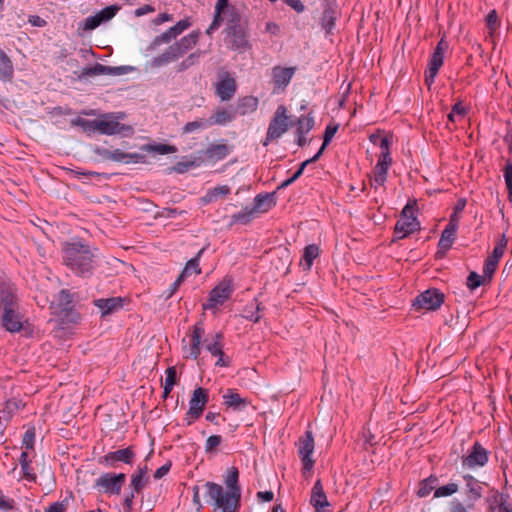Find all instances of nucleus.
I'll use <instances>...</instances> for the list:
<instances>
[{
    "label": "nucleus",
    "mask_w": 512,
    "mask_h": 512,
    "mask_svg": "<svg viewBox=\"0 0 512 512\" xmlns=\"http://www.w3.org/2000/svg\"><path fill=\"white\" fill-rule=\"evenodd\" d=\"M64 264L77 276L88 278L95 268V254L92 248L80 239H72L63 247Z\"/></svg>",
    "instance_id": "f257e3e1"
},
{
    "label": "nucleus",
    "mask_w": 512,
    "mask_h": 512,
    "mask_svg": "<svg viewBox=\"0 0 512 512\" xmlns=\"http://www.w3.org/2000/svg\"><path fill=\"white\" fill-rule=\"evenodd\" d=\"M205 494L204 498L210 504L214 511L221 510V512H238L240 508L241 498L226 490L223 486L215 482H206L204 484Z\"/></svg>",
    "instance_id": "f03ea898"
},
{
    "label": "nucleus",
    "mask_w": 512,
    "mask_h": 512,
    "mask_svg": "<svg viewBox=\"0 0 512 512\" xmlns=\"http://www.w3.org/2000/svg\"><path fill=\"white\" fill-rule=\"evenodd\" d=\"M226 32L231 49L243 52L250 48L247 31L241 24L240 16L237 13L231 15Z\"/></svg>",
    "instance_id": "7ed1b4c3"
},
{
    "label": "nucleus",
    "mask_w": 512,
    "mask_h": 512,
    "mask_svg": "<svg viewBox=\"0 0 512 512\" xmlns=\"http://www.w3.org/2000/svg\"><path fill=\"white\" fill-rule=\"evenodd\" d=\"M293 123L289 121L287 108L284 105L277 107L267 129L266 137L262 141L263 146H268L270 142L279 139L286 133Z\"/></svg>",
    "instance_id": "20e7f679"
},
{
    "label": "nucleus",
    "mask_w": 512,
    "mask_h": 512,
    "mask_svg": "<svg viewBox=\"0 0 512 512\" xmlns=\"http://www.w3.org/2000/svg\"><path fill=\"white\" fill-rule=\"evenodd\" d=\"M449 44L445 35L438 41L428 63V67L424 72L425 83L431 86L444 63V54L448 50Z\"/></svg>",
    "instance_id": "39448f33"
},
{
    "label": "nucleus",
    "mask_w": 512,
    "mask_h": 512,
    "mask_svg": "<svg viewBox=\"0 0 512 512\" xmlns=\"http://www.w3.org/2000/svg\"><path fill=\"white\" fill-rule=\"evenodd\" d=\"M379 143L380 155L377 164L374 168L373 181L382 186L387 180L388 169L392 164V158L390 155V140L388 137H381Z\"/></svg>",
    "instance_id": "423d86ee"
},
{
    "label": "nucleus",
    "mask_w": 512,
    "mask_h": 512,
    "mask_svg": "<svg viewBox=\"0 0 512 512\" xmlns=\"http://www.w3.org/2000/svg\"><path fill=\"white\" fill-rule=\"evenodd\" d=\"M462 479L464 481L463 494L465 501L469 503L470 509H475L476 503L483 497L484 488L488 487L489 484L478 480L469 473L463 474Z\"/></svg>",
    "instance_id": "0eeeda50"
},
{
    "label": "nucleus",
    "mask_w": 512,
    "mask_h": 512,
    "mask_svg": "<svg viewBox=\"0 0 512 512\" xmlns=\"http://www.w3.org/2000/svg\"><path fill=\"white\" fill-rule=\"evenodd\" d=\"M490 451L479 441H475L466 455L461 457V465L464 469H475L486 466L489 461Z\"/></svg>",
    "instance_id": "6e6552de"
},
{
    "label": "nucleus",
    "mask_w": 512,
    "mask_h": 512,
    "mask_svg": "<svg viewBox=\"0 0 512 512\" xmlns=\"http://www.w3.org/2000/svg\"><path fill=\"white\" fill-rule=\"evenodd\" d=\"M208 400L209 394L207 389L198 387L193 391L192 397L189 401V410L185 417L187 425H191L202 415Z\"/></svg>",
    "instance_id": "1a4fd4ad"
},
{
    "label": "nucleus",
    "mask_w": 512,
    "mask_h": 512,
    "mask_svg": "<svg viewBox=\"0 0 512 512\" xmlns=\"http://www.w3.org/2000/svg\"><path fill=\"white\" fill-rule=\"evenodd\" d=\"M445 299L444 293L437 288H430L419 294L413 301V307L416 310L425 309L435 311L443 304Z\"/></svg>",
    "instance_id": "9d476101"
},
{
    "label": "nucleus",
    "mask_w": 512,
    "mask_h": 512,
    "mask_svg": "<svg viewBox=\"0 0 512 512\" xmlns=\"http://www.w3.org/2000/svg\"><path fill=\"white\" fill-rule=\"evenodd\" d=\"M126 480L124 473H103L96 479L95 486L110 495H118Z\"/></svg>",
    "instance_id": "9b49d317"
},
{
    "label": "nucleus",
    "mask_w": 512,
    "mask_h": 512,
    "mask_svg": "<svg viewBox=\"0 0 512 512\" xmlns=\"http://www.w3.org/2000/svg\"><path fill=\"white\" fill-rule=\"evenodd\" d=\"M232 292L231 282L229 280L221 281L211 290L207 302L203 304V309L211 310L222 305L230 298Z\"/></svg>",
    "instance_id": "f8f14e48"
},
{
    "label": "nucleus",
    "mask_w": 512,
    "mask_h": 512,
    "mask_svg": "<svg viewBox=\"0 0 512 512\" xmlns=\"http://www.w3.org/2000/svg\"><path fill=\"white\" fill-rule=\"evenodd\" d=\"M313 451L314 436L312 431L307 430L298 441V454L301 458L304 471H310L314 466L315 461L312 459Z\"/></svg>",
    "instance_id": "ddd939ff"
},
{
    "label": "nucleus",
    "mask_w": 512,
    "mask_h": 512,
    "mask_svg": "<svg viewBox=\"0 0 512 512\" xmlns=\"http://www.w3.org/2000/svg\"><path fill=\"white\" fill-rule=\"evenodd\" d=\"M402 216L405 219H400L396 222L394 228V235L396 239H403L418 229L419 222L412 215L411 207L407 204L402 210Z\"/></svg>",
    "instance_id": "4468645a"
},
{
    "label": "nucleus",
    "mask_w": 512,
    "mask_h": 512,
    "mask_svg": "<svg viewBox=\"0 0 512 512\" xmlns=\"http://www.w3.org/2000/svg\"><path fill=\"white\" fill-rule=\"evenodd\" d=\"M136 454L132 447H127L123 449H118L116 451H111L105 454L100 458L99 463L104 464L108 467L117 468L118 462H122L128 465H132L134 463Z\"/></svg>",
    "instance_id": "2eb2a0df"
},
{
    "label": "nucleus",
    "mask_w": 512,
    "mask_h": 512,
    "mask_svg": "<svg viewBox=\"0 0 512 512\" xmlns=\"http://www.w3.org/2000/svg\"><path fill=\"white\" fill-rule=\"evenodd\" d=\"M506 245L507 239L503 235L501 240L495 245L492 253L485 259L483 273L488 277V282H491L493 278L498 263L505 252Z\"/></svg>",
    "instance_id": "dca6fc26"
},
{
    "label": "nucleus",
    "mask_w": 512,
    "mask_h": 512,
    "mask_svg": "<svg viewBox=\"0 0 512 512\" xmlns=\"http://www.w3.org/2000/svg\"><path fill=\"white\" fill-rule=\"evenodd\" d=\"M134 68L132 66H106L96 63L93 67H86L82 70L83 76H96V75H112L120 76L131 72Z\"/></svg>",
    "instance_id": "f3484780"
},
{
    "label": "nucleus",
    "mask_w": 512,
    "mask_h": 512,
    "mask_svg": "<svg viewBox=\"0 0 512 512\" xmlns=\"http://www.w3.org/2000/svg\"><path fill=\"white\" fill-rule=\"evenodd\" d=\"M216 94L222 101H229L235 94L237 85L235 79L225 72L216 83Z\"/></svg>",
    "instance_id": "a211bd4d"
},
{
    "label": "nucleus",
    "mask_w": 512,
    "mask_h": 512,
    "mask_svg": "<svg viewBox=\"0 0 512 512\" xmlns=\"http://www.w3.org/2000/svg\"><path fill=\"white\" fill-rule=\"evenodd\" d=\"M296 68L294 67H281V66H275L272 69V81L275 88H282L288 86L290 83Z\"/></svg>",
    "instance_id": "6ab92c4d"
},
{
    "label": "nucleus",
    "mask_w": 512,
    "mask_h": 512,
    "mask_svg": "<svg viewBox=\"0 0 512 512\" xmlns=\"http://www.w3.org/2000/svg\"><path fill=\"white\" fill-rule=\"evenodd\" d=\"M223 404L234 411H242L250 404V401L248 398L241 397L236 389H227L223 395Z\"/></svg>",
    "instance_id": "aec40b11"
},
{
    "label": "nucleus",
    "mask_w": 512,
    "mask_h": 512,
    "mask_svg": "<svg viewBox=\"0 0 512 512\" xmlns=\"http://www.w3.org/2000/svg\"><path fill=\"white\" fill-rule=\"evenodd\" d=\"M310 503L315 508V512H327L329 502L320 480H317L312 488Z\"/></svg>",
    "instance_id": "412c9836"
},
{
    "label": "nucleus",
    "mask_w": 512,
    "mask_h": 512,
    "mask_svg": "<svg viewBox=\"0 0 512 512\" xmlns=\"http://www.w3.org/2000/svg\"><path fill=\"white\" fill-rule=\"evenodd\" d=\"M203 335H204V327H203V323L200 321V322H197L192 327V333L190 335L191 336V344L188 349L187 357H190L194 360H196L199 357V355L201 353L200 345H201Z\"/></svg>",
    "instance_id": "4be33fe9"
},
{
    "label": "nucleus",
    "mask_w": 512,
    "mask_h": 512,
    "mask_svg": "<svg viewBox=\"0 0 512 512\" xmlns=\"http://www.w3.org/2000/svg\"><path fill=\"white\" fill-rule=\"evenodd\" d=\"M17 309L5 310L2 315V326L11 333L19 332L22 329L21 316Z\"/></svg>",
    "instance_id": "5701e85b"
},
{
    "label": "nucleus",
    "mask_w": 512,
    "mask_h": 512,
    "mask_svg": "<svg viewBox=\"0 0 512 512\" xmlns=\"http://www.w3.org/2000/svg\"><path fill=\"white\" fill-rule=\"evenodd\" d=\"M457 230L450 227H445L441 233V237L438 242V251L436 252V258H443L446 252L452 247L456 240Z\"/></svg>",
    "instance_id": "b1692460"
},
{
    "label": "nucleus",
    "mask_w": 512,
    "mask_h": 512,
    "mask_svg": "<svg viewBox=\"0 0 512 512\" xmlns=\"http://www.w3.org/2000/svg\"><path fill=\"white\" fill-rule=\"evenodd\" d=\"M180 57H182V55L179 52V48H177L175 44H172L162 54L153 58L151 66L159 68L178 60Z\"/></svg>",
    "instance_id": "393cba45"
},
{
    "label": "nucleus",
    "mask_w": 512,
    "mask_h": 512,
    "mask_svg": "<svg viewBox=\"0 0 512 512\" xmlns=\"http://www.w3.org/2000/svg\"><path fill=\"white\" fill-rule=\"evenodd\" d=\"M93 123L97 131L106 135L119 134L125 129L123 124L114 119H94Z\"/></svg>",
    "instance_id": "a878e982"
},
{
    "label": "nucleus",
    "mask_w": 512,
    "mask_h": 512,
    "mask_svg": "<svg viewBox=\"0 0 512 512\" xmlns=\"http://www.w3.org/2000/svg\"><path fill=\"white\" fill-rule=\"evenodd\" d=\"M0 306L3 308V311L18 308L15 289L5 283L0 285Z\"/></svg>",
    "instance_id": "bb28decb"
},
{
    "label": "nucleus",
    "mask_w": 512,
    "mask_h": 512,
    "mask_svg": "<svg viewBox=\"0 0 512 512\" xmlns=\"http://www.w3.org/2000/svg\"><path fill=\"white\" fill-rule=\"evenodd\" d=\"M276 192L258 194L254 198L253 210L255 213H265L268 212L276 205Z\"/></svg>",
    "instance_id": "cd10ccee"
},
{
    "label": "nucleus",
    "mask_w": 512,
    "mask_h": 512,
    "mask_svg": "<svg viewBox=\"0 0 512 512\" xmlns=\"http://www.w3.org/2000/svg\"><path fill=\"white\" fill-rule=\"evenodd\" d=\"M224 483L228 492L239 496L241 498V487L239 485V470L237 467L232 466L227 469L224 475Z\"/></svg>",
    "instance_id": "c85d7f7f"
},
{
    "label": "nucleus",
    "mask_w": 512,
    "mask_h": 512,
    "mask_svg": "<svg viewBox=\"0 0 512 512\" xmlns=\"http://www.w3.org/2000/svg\"><path fill=\"white\" fill-rule=\"evenodd\" d=\"M94 304L100 309L102 315L105 316L120 309L122 307L123 300L121 297L102 298L95 300Z\"/></svg>",
    "instance_id": "c756f323"
},
{
    "label": "nucleus",
    "mask_w": 512,
    "mask_h": 512,
    "mask_svg": "<svg viewBox=\"0 0 512 512\" xmlns=\"http://www.w3.org/2000/svg\"><path fill=\"white\" fill-rule=\"evenodd\" d=\"M258 98L254 96H244L238 100L235 113L246 115L254 112L258 107Z\"/></svg>",
    "instance_id": "7c9ffc66"
},
{
    "label": "nucleus",
    "mask_w": 512,
    "mask_h": 512,
    "mask_svg": "<svg viewBox=\"0 0 512 512\" xmlns=\"http://www.w3.org/2000/svg\"><path fill=\"white\" fill-rule=\"evenodd\" d=\"M13 72L14 68L11 59L0 49V80L3 82L11 81Z\"/></svg>",
    "instance_id": "2f4dec72"
},
{
    "label": "nucleus",
    "mask_w": 512,
    "mask_h": 512,
    "mask_svg": "<svg viewBox=\"0 0 512 512\" xmlns=\"http://www.w3.org/2000/svg\"><path fill=\"white\" fill-rule=\"evenodd\" d=\"M199 35L200 33L198 31H193L174 43L175 46L179 48V52L182 56L196 46L199 40Z\"/></svg>",
    "instance_id": "473e14b6"
},
{
    "label": "nucleus",
    "mask_w": 512,
    "mask_h": 512,
    "mask_svg": "<svg viewBox=\"0 0 512 512\" xmlns=\"http://www.w3.org/2000/svg\"><path fill=\"white\" fill-rule=\"evenodd\" d=\"M19 463L22 470V477L29 482L35 483L37 480V475L34 472V469L31 467V460L29 459L28 453L26 451L21 453Z\"/></svg>",
    "instance_id": "72a5a7b5"
},
{
    "label": "nucleus",
    "mask_w": 512,
    "mask_h": 512,
    "mask_svg": "<svg viewBox=\"0 0 512 512\" xmlns=\"http://www.w3.org/2000/svg\"><path fill=\"white\" fill-rule=\"evenodd\" d=\"M437 485L438 477L434 474H431L429 477L419 482L417 496L420 498L428 496L432 491H435Z\"/></svg>",
    "instance_id": "f704fd0d"
},
{
    "label": "nucleus",
    "mask_w": 512,
    "mask_h": 512,
    "mask_svg": "<svg viewBox=\"0 0 512 512\" xmlns=\"http://www.w3.org/2000/svg\"><path fill=\"white\" fill-rule=\"evenodd\" d=\"M205 348L211 353V355L218 357L215 365L220 367H228L230 361L224 359L223 345L218 343H206Z\"/></svg>",
    "instance_id": "c9c22d12"
},
{
    "label": "nucleus",
    "mask_w": 512,
    "mask_h": 512,
    "mask_svg": "<svg viewBox=\"0 0 512 512\" xmlns=\"http://www.w3.org/2000/svg\"><path fill=\"white\" fill-rule=\"evenodd\" d=\"M229 152L226 144H213L207 148L206 155L210 159L222 160L228 156Z\"/></svg>",
    "instance_id": "e433bc0d"
},
{
    "label": "nucleus",
    "mask_w": 512,
    "mask_h": 512,
    "mask_svg": "<svg viewBox=\"0 0 512 512\" xmlns=\"http://www.w3.org/2000/svg\"><path fill=\"white\" fill-rule=\"evenodd\" d=\"M318 255L319 247L317 245L312 244L305 247L301 262V265H303L304 270H310L314 259H316Z\"/></svg>",
    "instance_id": "4c0bfd02"
},
{
    "label": "nucleus",
    "mask_w": 512,
    "mask_h": 512,
    "mask_svg": "<svg viewBox=\"0 0 512 512\" xmlns=\"http://www.w3.org/2000/svg\"><path fill=\"white\" fill-rule=\"evenodd\" d=\"M234 119V114L224 108L218 109L215 111V113L212 115L211 119L209 120V123H211V126L214 124L218 125H225L229 122H231Z\"/></svg>",
    "instance_id": "58836bf2"
},
{
    "label": "nucleus",
    "mask_w": 512,
    "mask_h": 512,
    "mask_svg": "<svg viewBox=\"0 0 512 512\" xmlns=\"http://www.w3.org/2000/svg\"><path fill=\"white\" fill-rule=\"evenodd\" d=\"M338 130V125H328L324 132L323 143L318 152L312 157V160H318L323 154L326 146L330 143Z\"/></svg>",
    "instance_id": "ea45409f"
},
{
    "label": "nucleus",
    "mask_w": 512,
    "mask_h": 512,
    "mask_svg": "<svg viewBox=\"0 0 512 512\" xmlns=\"http://www.w3.org/2000/svg\"><path fill=\"white\" fill-rule=\"evenodd\" d=\"M486 283H489L488 277H486L484 273L481 276L475 271H471L466 279V285L471 291L476 290L478 287Z\"/></svg>",
    "instance_id": "a19ab883"
},
{
    "label": "nucleus",
    "mask_w": 512,
    "mask_h": 512,
    "mask_svg": "<svg viewBox=\"0 0 512 512\" xmlns=\"http://www.w3.org/2000/svg\"><path fill=\"white\" fill-rule=\"evenodd\" d=\"M205 251V247L200 249L195 257L187 261L185 267H184V274L191 275L192 273L199 275L201 273V268L199 267V261L202 256V254Z\"/></svg>",
    "instance_id": "79ce46f5"
},
{
    "label": "nucleus",
    "mask_w": 512,
    "mask_h": 512,
    "mask_svg": "<svg viewBox=\"0 0 512 512\" xmlns=\"http://www.w3.org/2000/svg\"><path fill=\"white\" fill-rule=\"evenodd\" d=\"M141 150L165 155L176 152V147L168 144H146L141 147Z\"/></svg>",
    "instance_id": "37998d69"
},
{
    "label": "nucleus",
    "mask_w": 512,
    "mask_h": 512,
    "mask_svg": "<svg viewBox=\"0 0 512 512\" xmlns=\"http://www.w3.org/2000/svg\"><path fill=\"white\" fill-rule=\"evenodd\" d=\"M253 208L245 207L241 212L232 215V223L248 224L254 219Z\"/></svg>",
    "instance_id": "c03bdc74"
},
{
    "label": "nucleus",
    "mask_w": 512,
    "mask_h": 512,
    "mask_svg": "<svg viewBox=\"0 0 512 512\" xmlns=\"http://www.w3.org/2000/svg\"><path fill=\"white\" fill-rule=\"evenodd\" d=\"M148 483V476H142L137 473H133L131 475L130 487L133 492H136V494H139Z\"/></svg>",
    "instance_id": "a18cd8bd"
},
{
    "label": "nucleus",
    "mask_w": 512,
    "mask_h": 512,
    "mask_svg": "<svg viewBox=\"0 0 512 512\" xmlns=\"http://www.w3.org/2000/svg\"><path fill=\"white\" fill-rule=\"evenodd\" d=\"M459 490V486L457 483L451 482L446 485H443L441 487H436L434 491V497L435 498H441V497H449L453 494H455Z\"/></svg>",
    "instance_id": "49530a36"
},
{
    "label": "nucleus",
    "mask_w": 512,
    "mask_h": 512,
    "mask_svg": "<svg viewBox=\"0 0 512 512\" xmlns=\"http://www.w3.org/2000/svg\"><path fill=\"white\" fill-rule=\"evenodd\" d=\"M317 160H312V158L310 159H307L305 160L304 162H302L299 166V168L297 169V171L288 179H286L285 181H283L279 186H278V190L279 189H283V188H286L288 187L289 185H291L292 183H294L302 174H303V171L305 169V167L310 164V163H313V162H316Z\"/></svg>",
    "instance_id": "de8ad7c7"
},
{
    "label": "nucleus",
    "mask_w": 512,
    "mask_h": 512,
    "mask_svg": "<svg viewBox=\"0 0 512 512\" xmlns=\"http://www.w3.org/2000/svg\"><path fill=\"white\" fill-rule=\"evenodd\" d=\"M375 436L370 431H363L359 434L356 441L357 445H360L364 450L368 451L369 448H373L376 444Z\"/></svg>",
    "instance_id": "09e8293b"
},
{
    "label": "nucleus",
    "mask_w": 512,
    "mask_h": 512,
    "mask_svg": "<svg viewBox=\"0 0 512 512\" xmlns=\"http://www.w3.org/2000/svg\"><path fill=\"white\" fill-rule=\"evenodd\" d=\"M210 126H211V123H209V120L198 119V120L186 123L183 126L182 131L184 134H188V133H192L199 129H205Z\"/></svg>",
    "instance_id": "8fccbe9b"
},
{
    "label": "nucleus",
    "mask_w": 512,
    "mask_h": 512,
    "mask_svg": "<svg viewBox=\"0 0 512 512\" xmlns=\"http://www.w3.org/2000/svg\"><path fill=\"white\" fill-rule=\"evenodd\" d=\"M201 54H202L201 51H196L194 53H191L188 57H186L183 61H181L177 65V71L183 72V71L187 70L188 68L197 64Z\"/></svg>",
    "instance_id": "3c124183"
},
{
    "label": "nucleus",
    "mask_w": 512,
    "mask_h": 512,
    "mask_svg": "<svg viewBox=\"0 0 512 512\" xmlns=\"http://www.w3.org/2000/svg\"><path fill=\"white\" fill-rule=\"evenodd\" d=\"M296 124L297 134H307L314 127V118L312 116L300 117Z\"/></svg>",
    "instance_id": "603ef678"
},
{
    "label": "nucleus",
    "mask_w": 512,
    "mask_h": 512,
    "mask_svg": "<svg viewBox=\"0 0 512 512\" xmlns=\"http://www.w3.org/2000/svg\"><path fill=\"white\" fill-rule=\"evenodd\" d=\"M503 172L508 191V200L512 203V162L510 160L506 162Z\"/></svg>",
    "instance_id": "864d4df0"
},
{
    "label": "nucleus",
    "mask_w": 512,
    "mask_h": 512,
    "mask_svg": "<svg viewBox=\"0 0 512 512\" xmlns=\"http://www.w3.org/2000/svg\"><path fill=\"white\" fill-rule=\"evenodd\" d=\"M335 25V17H334V11L330 9H326L323 12L322 16V26L326 30L327 33H329Z\"/></svg>",
    "instance_id": "5fc2aeb1"
},
{
    "label": "nucleus",
    "mask_w": 512,
    "mask_h": 512,
    "mask_svg": "<svg viewBox=\"0 0 512 512\" xmlns=\"http://www.w3.org/2000/svg\"><path fill=\"white\" fill-rule=\"evenodd\" d=\"M118 9L119 8L115 5L107 6V7L103 8L102 10H100L96 14H97L100 22L102 23V22L111 20L116 15Z\"/></svg>",
    "instance_id": "6e6d98bb"
},
{
    "label": "nucleus",
    "mask_w": 512,
    "mask_h": 512,
    "mask_svg": "<svg viewBox=\"0 0 512 512\" xmlns=\"http://www.w3.org/2000/svg\"><path fill=\"white\" fill-rule=\"evenodd\" d=\"M486 25L490 32L496 31L500 27V20L496 10H491L486 16Z\"/></svg>",
    "instance_id": "4d7b16f0"
},
{
    "label": "nucleus",
    "mask_w": 512,
    "mask_h": 512,
    "mask_svg": "<svg viewBox=\"0 0 512 512\" xmlns=\"http://www.w3.org/2000/svg\"><path fill=\"white\" fill-rule=\"evenodd\" d=\"M191 26V22L188 18L182 19L178 21L174 26L170 27L169 30H171L174 35L177 37L184 32L186 29H188Z\"/></svg>",
    "instance_id": "13d9d810"
},
{
    "label": "nucleus",
    "mask_w": 512,
    "mask_h": 512,
    "mask_svg": "<svg viewBox=\"0 0 512 512\" xmlns=\"http://www.w3.org/2000/svg\"><path fill=\"white\" fill-rule=\"evenodd\" d=\"M222 443L220 435H211L207 438L205 443V452L210 453Z\"/></svg>",
    "instance_id": "bf43d9fd"
},
{
    "label": "nucleus",
    "mask_w": 512,
    "mask_h": 512,
    "mask_svg": "<svg viewBox=\"0 0 512 512\" xmlns=\"http://www.w3.org/2000/svg\"><path fill=\"white\" fill-rule=\"evenodd\" d=\"M170 42H171V39H170L168 33L165 31L153 39V41L151 42V44L149 46V49L154 50L158 46H160L162 44H168Z\"/></svg>",
    "instance_id": "052dcab7"
},
{
    "label": "nucleus",
    "mask_w": 512,
    "mask_h": 512,
    "mask_svg": "<svg viewBox=\"0 0 512 512\" xmlns=\"http://www.w3.org/2000/svg\"><path fill=\"white\" fill-rule=\"evenodd\" d=\"M67 505V500L56 501L46 507L44 512H66Z\"/></svg>",
    "instance_id": "680f3d73"
},
{
    "label": "nucleus",
    "mask_w": 512,
    "mask_h": 512,
    "mask_svg": "<svg viewBox=\"0 0 512 512\" xmlns=\"http://www.w3.org/2000/svg\"><path fill=\"white\" fill-rule=\"evenodd\" d=\"M491 492L493 493V495L491 497L487 498V502L489 503V511L493 512L495 510V505L496 504L499 505V503L501 501V496H503L504 494L500 493L495 488H492Z\"/></svg>",
    "instance_id": "e2e57ef3"
},
{
    "label": "nucleus",
    "mask_w": 512,
    "mask_h": 512,
    "mask_svg": "<svg viewBox=\"0 0 512 512\" xmlns=\"http://www.w3.org/2000/svg\"><path fill=\"white\" fill-rule=\"evenodd\" d=\"M470 509L469 503H462L458 499H454L450 504V512H468Z\"/></svg>",
    "instance_id": "0e129e2a"
},
{
    "label": "nucleus",
    "mask_w": 512,
    "mask_h": 512,
    "mask_svg": "<svg viewBox=\"0 0 512 512\" xmlns=\"http://www.w3.org/2000/svg\"><path fill=\"white\" fill-rule=\"evenodd\" d=\"M72 303V296L69 291L61 290L59 293V304L64 307V309H68L70 304Z\"/></svg>",
    "instance_id": "69168bd1"
},
{
    "label": "nucleus",
    "mask_w": 512,
    "mask_h": 512,
    "mask_svg": "<svg viewBox=\"0 0 512 512\" xmlns=\"http://www.w3.org/2000/svg\"><path fill=\"white\" fill-rule=\"evenodd\" d=\"M35 433L33 430H27L23 436L22 444L26 449H32L34 446Z\"/></svg>",
    "instance_id": "338daca9"
},
{
    "label": "nucleus",
    "mask_w": 512,
    "mask_h": 512,
    "mask_svg": "<svg viewBox=\"0 0 512 512\" xmlns=\"http://www.w3.org/2000/svg\"><path fill=\"white\" fill-rule=\"evenodd\" d=\"M509 495L501 496L498 512H512V505L508 503Z\"/></svg>",
    "instance_id": "774afa93"
}]
</instances>
